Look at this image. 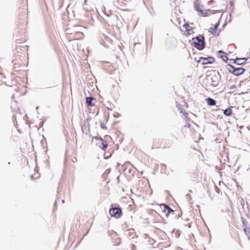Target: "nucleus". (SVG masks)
<instances>
[{"instance_id": "nucleus-11", "label": "nucleus", "mask_w": 250, "mask_h": 250, "mask_svg": "<svg viewBox=\"0 0 250 250\" xmlns=\"http://www.w3.org/2000/svg\"><path fill=\"white\" fill-rule=\"evenodd\" d=\"M194 8L196 9V10H197L198 12H199L201 13L202 14H203L202 13V10L201 8H200V3H199L198 0H197L194 3Z\"/></svg>"}, {"instance_id": "nucleus-2", "label": "nucleus", "mask_w": 250, "mask_h": 250, "mask_svg": "<svg viewBox=\"0 0 250 250\" xmlns=\"http://www.w3.org/2000/svg\"><path fill=\"white\" fill-rule=\"evenodd\" d=\"M226 68L229 72L235 76H239L242 74L245 71V69L242 67H235L230 64L227 65Z\"/></svg>"}, {"instance_id": "nucleus-3", "label": "nucleus", "mask_w": 250, "mask_h": 250, "mask_svg": "<svg viewBox=\"0 0 250 250\" xmlns=\"http://www.w3.org/2000/svg\"><path fill=\"white\" fill-rule=\"evenodd\" d=\"M109 213L111 216L118 218H120L122 215V210L121 208L119 207L112 208L109 209Z\"/></svg>"}, {"instance_id": "nucleus-4", "label": "nucleus", "mask_w": 250, "mask_h": 250, "mask_svg": "<svg viewBox=\"0 0 250 250\" xmlns=\"http://www.w3.org/2000/svg\"><path fill=\"white\" fill-rule=\"evenodd\" d=\"M214 61V59L212 57L208 58L201 57L199 62H201L202 64H211Z\"/></svg>"}, {"instance_id": "nucleus-13", "label": "nucleus", "mask_w": 250, "mask_h": 250, "mask_svg": "<svg viewBox=\"0 0 250 250\" xmlns=\"http://www.w3.org/2000/svg\"><path fill=\"white\" fill-rule=\"evenodd\" d=\"M232 112L231 109L230 108H228L224 110V114L227 116H229L231 115Z\"/></svg>"}, {"instance_id": "nucleus-7", "label": "nucleus", "mask_w": 250, "mask_h": 250, "mask_svg": "<svg viewBox=\"0 0 250 250\" xmlns=\"http://www.w3.org/2000/svg\"><path fill=\"white\" fill-rule=\"evenodd\" d=\"M206 101H207L208 105H211V106L215 105L216 103V102L215 100H214L212 98H206Z\"/></svg>"}, {"instance_id": "nucleus-23", "label": "nucleus", "mask_w": 250, "mask_h": 250, "mask_svg": "<svg viewBox=\"0 0 250 250\" xmlns=\"http://www.w3.org/2000/svg\"><path fill=\"white\" fill-rule=\"evenodd\" d=\"M242 222H243V225H244V219H243ZM243 226H244V225H243Z\"/></svg>"}, {"instance_id": "nucleus-15", "label": "nucleus", "mask_w": 250, "mask_h": 250, "mask_svg": "<svg viewBox=\"0 0 250 250\" xmlns=\"http://www.w3.org/2000/svg\"><path fill=\"white\" fill-rule=\"evenodd\" d=\"M218 26V24L215 25L213 28L212 27L210 28V29H209V31L210 32H212V31L216 30L217 29Z\"/></svg>"}, {"instance_id": "nucleus-1", "label": "nucleus", "mask_w": 250, "mask_h": 250, "mask_svg": "<svg viewBox=\"0 0 250 250\" xmlns=\"http://www.w3.org/2000/svg\"><path fill=\"white\" fill-rule=\"evenodd\" d=\"M195 46L199 50H202L205 47V43L203 36H197L192 39Z\"/></svg>"}, {"instance_id": "nucleus-19", "label": "nucleus", "mask_w": 250, "mask_h": 250, "mask_svg": "<svg viewBox=\"0 0 250 250\" xmlns=\"http://www.w3.org/2000/svg\"><path fill=\"white\" fill-rule=\"evenodd\" d=\"M184 26H185V28H187V26H188V27H189V25L185 24L184 25Z\"/></svg>"}, {"instance_id": "nucleus-24", "label": "nucleus", "mask_w": 250, "mask_h": 250, "mask_svg": "<svg viewBox=\"0 0 250 250\" xmlns=\"http://www.w3.org/2000/svg\"><path fill=\"white\" fill-rule=\"evenodd\" d=\"M233 86L234 87L235 86L234 85L232 86V87H230V88H233Z\"/></svg>"}, {"instance_id": "nucleus-27", "label": "nucleus", "mask_w": 250, "mask_h": 250, "mask_svg": "<svg viewBox=\"0 0 250 250\" xmlns=\"http://www.w3.org/2000/svg\"><path fill=\"white\" fill-rule=\"evenodd\" d=\"M62 203H64V201L63 200H62Z\"/></svg>"}, {"instance_id": "nucleus-17", "label": "nucleus", "mask_w": 250, "mask_h": 250, "mask_svg": "<svg viewBox=\"0 0 250 250\" xmlns=\"http://www.w3.org/2000/svg\"><path fill=\"white\" fill-rule=\"evenodd\" d=\"M186 196H187V199H188V200H190V195H189V194H187Z\"/></svg>"}, {"instance_id": "nucleus-6", "label": "nucleus", "mask_w": 250, "mask_h": 250, "mask_svg": "<svg viewBox=\"0 0 250 250\" xmlns=\"http://www.w3.org/2000/svg\"><path fill=\"white\" fill-rule=\"evenodd\" d=\"M247 58H236L235 60H230V61H231L233 63H236L237 64H242L244 63V62H242V61H247Z\"/></svg>"}, {"instance_id": "nucleus-8", "label": "nucleus", "mask_w": 250, "mask_h": 250, "mask_svg": "<svg viewBox=\"0 0 250 250\" xmlns=\"http://www.w3.org/2000/svg\"><path fill=\"white\" fill-rule=\"evenodd\" d=\"M83 34L81 31H77L75 32L74 38L76 39H82L83 37Z\"/></svg>"}, {"instance_id": "nucleus-9", "label": "nucleus", "mask_w": 250, "mask_h": 250, "mask_svg": "<svg viewBox=\"0 0 250 250\" xmlns=\"http://www.w3.org/2000/svg\"><path fill=\"white\" fill-rule=\"evenodd\" d=\"M94 99L92 97H87L86 98V103L89 106H93L94 104L92 103Z\"/></svg>"}, {"instance_id": "nucleus-21", "label": "nucleus", "mask_w": 250, "mask_h": 250, "mask_svg": "<svg viewBox=\"0 0 250 250\" xmlns=\"http://www.w3.org/2000/svg\"><path fill=\"white\" fill-rule=\"evenodd\" d=\"M243 230H244V232L246 233V231H247L246 228H244V229H243Z\"/></svg>"}, {"instance_id": "nucleus-25", "label": "nucleus", "mask_w": 250, "mask_h": 250, "mask_svg": "<svg viewBox=\"0 0 250 250\" xmlns=\"http://www.w3.org/2000/svg\"><path fill=\"white\" fill-rule=\"evenodd\" d=\"M233 86L234 87L235 86L234 85L232 86V87H230V88H233Z\"/></svg>"}, {"instance_id": "nucleus-18", "label": "nucleus", "mask_w": 250, "mask_h": 250, "mask_svg": "<svg viewBox=\"0 0 250 250\" xmlns=\"http://www.w3.org/2000/svg\"><path fill=\"white\" fill-rule=\"evenodd\" d=\"M73 162H75V161H77V158H74V159L72 160Z\"/></svg>"}, {"instance_id": "nucleus-12", "label": "nucleus", "mask_w": 250, "mask_h": 250, "mask_svg": "<svg viewBox=\"0 0 250 250\" xmlns=\"http://www.w3.org/2000/svg\"><path fill=\"white\" fill-rule=\"evenodd\" d=\"M218 54H222V55H221V57L222 58V59H223V60L226 62L227 61V60H228V58H227V57L226 56V55H225V53L222 50H220L218 52Z\"/></svg>"}, {"instance_id": "nucleus-5", "label": "nucleus", "mask_w": 250, "mask_h": 250, "mask_svg": "<svg viewBox=\"0 0 250 250\" xmlns=\"http://www.w3.org/2000/svg\"><path fill=\"white\" fill-rule=\"evenodd\" d=\"M95 139L97 140L98 143L97 145L99 147L101 148L102 149H104L107 146V144L105 141L104 140L101 138H99L98 137H95Z\"/></svg>"}, {"instance_id": "nucleus-20", "label": "nucleus", "mask_w": 250, "mask_h": 250, "mask_svg": "<svg viewBox=\"0 0 250 250\" xmlns=\"http://www.w3.org/2000/svg\"><path fill=\"white\" fill-rule=\"evenodd\" d=\"M213 1V0H210V1H209L208 3L209 4L211 3V2H212Z\"/></svg>"}, {"instance_id": "nucleus-14", "label": "nucleus", "mask_w": 250, "mask_h": 250, "mask_svg": "<svg viewBox=\"0 0 250 250\" xmlns=\"http://www.w3.org/2000/svg\"><path fill=\"white\" fill-rule=\"evenodd\" d=\"M165 208L167 210L168 213L174 212V210L168 205H165Z\"/></svg>"}, {"instance_id": "nucleus-16", "label": "nucleus", "mask_w": 250, "mask_h": 250, "mask_svg": "<svg viewBox=\"0 0 250 250\" xmlns=\"http://www.w3.org/2000/svg\"><path fill=\"white\" fill-rule=\"evenodd\" d=\"M217 83H218L215 82V81H213L212 82V83L211 84L212 85H213V86H216L217 85Z\"/></svg>"}, {"instance_id": "nucleus-22", "label": "nucleus", "mask_w": 250, "mask_h": 250, "mask_svg": "<svg viewBox=\"0 0 250 250\" xmlns=\"http://www.w3.org/2000/svg\"><path fill=\"white\" fill-rule=\"evenodd\" d=\"M101 127H102V128H104V127H105V126H104V125H102Z\"/></svg>"}, {"instance_id": "nucleus-26", "label": "nucleus", "mask_w": 250, "mask_h": 250, "mask_svg": "<svg viewBox=\"0 0 250 250\" xmlns=\"http://www.w3.org/2000/svg\"><path fill=\"white\" fill-rule=\"evenodd\" d=\"M188 192H191V190H189Z\"/></svg>"}, {"instance_id": "nucleus-10", "label": "nucleus", "mask_w": 250, "mask_h": 250, "mask_svg": "<svg viewBox=\"0 0 250 250\" xmlns=\"http://www.w3.org/2000/svg\"><path fill=\"white\" fill-rule=\"evenodd\" d=\"M81 129H82V132L83 133H85L86 134H87L89 133V128L88 125H84L82 126Z\"/></svg>"}]
</instances>
